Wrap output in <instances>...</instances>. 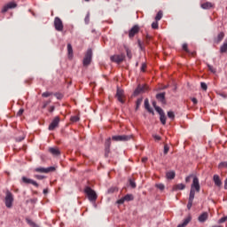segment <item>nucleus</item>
<instances>
[{
    "instance_id": "nucleus-1",
    "label": "nucleus",
    "mask_w": 227,
    "mask_h": 227,
    "mask_svg": "<svg viewBox=\"0 0 227 227\" xmlns=\"http://www.w3.org/2000/svg\"><path fill=\"white\" fill-rule=\"evenodd\" d=\"M84 192H85L88 200L91 203H95V201H97V198H98V196L97 195V192H95V190L87 186L84 190Z\"/></svg>"
},
{
    "instance_id": "nucleus-2",
    "label": "nucleus",
    "mask_w": 227,
    "mask_h": 227,
    "mask_svg": "<svg viewBox=\"0 0 227 227\" xmlns=\"http://www.w3.org/2000/svg\"><path fill=\"white\" fill-rule=\"evenodd\" d=\"M13 193H12L10 191H7L5 192V198H4V203H5V207L7 208H12L13 207Z\"/></svg>"
},
{
    "instance_id": "nucleus-3",
    "label": "nucleus",
    "mask_w": 227,
    "mask_h": 227,
    "mask_svg": "<svg viewBox=\"0 0 227 227\" xmlns=\"http://www.w3.org/2000/svg\"><path fill=\"white\" fill-rule=\"evenodd\" d=\"M200 179H198V177L194 176L192 186H191L190 194L192 193L193 196H195L196 192H200Z\"/></svg>"
},
{
    "instance_id": "nucleus-4",
    "label": "nucleus",
    "mask_w": 227,
    "mask_h": 227,
    "mask_svg": "<svg viewBox=\"0 0 227 227\" xmlns=\"http://www.w3.org/2000/svg\"><path fill=\"white\" fill-rule=\"evenodd\" d=\"M93 58V51L91 49H89L83 59V67H89L91 63V59Z\"/></svg>"
},
{
    "instance_id": "nucleus-5",
    "label": "nucleus",
    "mask_w": 227,
    "mask_h": 227,
    "mask_svg": "<svg viewBox=\"0 0 227 227\" xmlns=\"http://www.w3.org/2000/svg\"><path fill=\"white\" fill-rule=\"evenodd\" d=\"M148 91V85H141L139 84L137 89L133 92V97H137V95H141V93H146Z\"/></svg>"
},
{
    "instance_id": "nucleus-6",
    "label": "nucleus",
    "mask_w": 227,
    "mask_h": 227,
    "mask_svg": "<svg viewBox=\"0 0 227 227\" xmlns=\"http://www.w3.org/2000/svg\"><path fill=\"white\" fill-rule=\"evenodd\" d=\"M116 98L121 102V104H125L126 97H125V91L120 87H117V92L115 95Z\"/></svg>"
},
{
    "instance_id": "nucleus-7",
    "label": "nucleus",
    "mask_w": 227,
    "mask_h": 227,
    "mask_svg": "<svg viewBox=\"0 0 227 227\" xmlns=\"http://www.w3.org/2000/svg\"><path fill=\"white\" fill-rule=\"evenodd\" d=\"M54 27L56 31H63V21L59 17L54 20Z\"/></svg>"
},
{
    "instance_id": "nucleus-8",
    "label": "nucleus",
    "mask_w": 227,
    "mask_h": 227,
    "mask_svg": "<svg viewBox=\"0 0 227 227\" xmlns=\"http://www.w3.org/2000/svg\"><path fill=\"white\" fill-rule=\"evenodd\" d=\"M56 168L54 167H49V168H43V167H39L35 168V173H51L54 171Z\"/></svg>"
},
{
    "instance_id": "nucleus-9",
    "label": "nucleus",
    "mask_w": 227,
    "mask_h": 227,
    "mask_svg": "<svg viewBox=\"0 0 227 227\" xmlns=\"http://www.w3.org/2000/svg\"><path fill=\"white\" fill-rule=\"evenodd\" d=\"M59 126V117H55L49 126V130H54V129H58V127Z\"/></svg>"
},
{
    "instance_id": "nucleus-10",
    "label": "nucleus",
    "mask_w": 227,
    "mask_h": 227,
    "mask_svg": "<svg viewBox=\"0 0 227 227\" xmlns=\"http://www.w3.org/2000/svg\"><path fill=\"white\" fill-rule=\"evenodd\" d=\"M132 200H134V196L132 194H127L122 199L117 200V203L119 205H123V203H125V201H132Z\"/></svg>"
},
{
    "instance_id": "nucleus-11",
    "label": "nucleus",
    "mask_w": 227,
    "mask_h": 227,
    "mask_svg": "<svg viewBox=\"0 0 227 227\" xmlns=\"http://www.w3.org/2000/svg\"><path fill=\"white\" fill-rule=\"evenodd\" d=\"M137 33H139V26L135 25V26H133V27L129 30V38H134V36H136V35H137Z\"/></svg>"
},
{
    "instance_id": "nucleus-12",
    "label": "nucleus",
    "mask_w": 227,
    "mask_h": 227,
    "mask_svg": "<svg viewBox=\"0 0 227 227\" xmlns=\"http://www.w3.org/2000/svg\"><path fill=\"white\" fill-rule=\"evenodd\" d=\"M12 8H17V4L15 2H10L7 4L3 9L2 13H6L9 10H12Z\"/></svg>"
},
{
    "instance_id": "nucleus-13",
    "label": "nucleus",
    "mask_w": 227,
    "mask_h": 227,
    "mask_svg": "<svg viewBox=\"0 0 227 227\" xmlns=\"http://www.w3.org/2000/svg\"><path fill=\"white\" fill-rule=\"evenodd\" d=\"M22 182L24 184H31L32 185H34L35 187H38V183H36V181L33 180V179H29L26 176L22 177Z\"/></svg>"
},
{
    "instance_id": "nucleus-14",
    "label": "nucleus",
    "mask_w": 227,
    "mask_h": 227,
    "mask_svg": "<svg viewBox=\"0 0 227 227\" xmlns=\"http://www.w3.org/2000/svg\"><path fill=\"white\" fill-rule=\"evenodd\" d=\"M156 98L159 102H161V104H166V92L158 93Z\"/></svg>"
},
{
    "instance_id": "nucleus-15",
    "label": "nucleus",
    "mask_w": 227,
    "mask_h": 227,
    "mask_svg": "<svg viewBox=\"0 0 227 227\" xmlns=\"http://www.w3.org/2000/svg\"><path fill=\"white\" fill-rule=\"evenodd\" d=\"M129 139H130V137L127 135H121V136L114 137V141H129Z\"/></svg>"
},
{
    "instance_id": "nucleus-16",
    "label": "nucleus",
    "mask_w": 227,
    "mask_h": 227,
    "mask_svg": "<svg viewBox=\"0 0 227 227\" xmlns=\"http://www.w3.org/2000/svg\"><path fill=\"white\" fill-rule=\"evenodd\" d=\"M114 61L117 63V65L123 63V61H125V54L116 55Z\"/></svg>"
},
{
    "instance_id": "nucleus-17",
    "label": "nucleus",
    "mask_w": 227,
    "mask_h": 227,
    "mask_svg": "<svg viewBox=\"0 0 227 227\" xmlns=\"http://www.w3.org/2000/svg\"><path fill=\"white\" fill-rule=\"evenodd\" d=\"M213 180L217 187H221V185H223V182H221V178L219 177L218 175H215L213 176Z\"/></svg>"
},
{
    "instance_id": "nucleus-18",
    "label": "nucleus",
    "mask_w": 227,
    "mask_h": 227,
    "mask_svg": "<svg viewBox=\"0 0 227 227\" xmlns=\"http://www.w3.org/2000/svg\"><path fill=\"white\" fill-rule=\"evenodd\" d=\"M199 222L200 223H205V221H207V219H208V213L204 212L202 213L200 216H199Z\"/></svg>"
},
{
    "instance_id": "nucleus-19",
    "label": "nucleus",
    "mask_w": 227,
    "mask_h": 227,
    "mask_svg": "<svg viewBox=\"0 0 227 227\" xmlns=\"http://www.w3.org/2000/svg\"><path fill=\"white\" fill-rule=\"evenodd\" d=\"M201 8L203 10H210V8H214V4L210 2H206L204 4H201Z\"/></svg>"
},
{
    "instance_id": "nucleus-20",
    "label": "nucleus",
    "mask_w": 227,
    "mask_h": 227,
    "mask_svg": "<svg viewBox=\"0 0 227 227\" xmlns=\"http://www.w3.org/2000/svg\"><path fill=\"white\" fill-rule=\"evenodd\" d=\"M193 201H194V196H193V193H192L190 194L189 200H188V204H187L188 210H191V208H192Z\"/></svg>"
},
{
    "instance_id": "nucleus-21",
    "label": "nucleus",
    "mask_w": 227,
    "mask_h": 227,
    "mask_svg": "<svg viewBox=\"0 0 227 227\" xmlns=\"http://www.w3.org/2000/svg\"><path fill=\"white\" fill-rule=\"evenodd\" d=\"M145 107L146 111H148V113H151V114H155V113L153 112V109L150 107V102L148 101V99L145 100Z\"/></svg>"
},
{
    "instance_id": "nucleus-22",
    "label": "nucleus",
    "mask_w": 227,
    "mask_h": 227,
    "mask_svg": "<svg viewBox=\"0 0 227 227\" xmlns=\"http://www.w3.org/2000/svg\"><path fill=\"white\" fill-rule=\"evenodd\" d=\"M184 189H185V184H178L173 187V191H184Z\"/></svg>"
},
{
    "instance_id": "nucleus-23",
    "label": "nucleus",
    "mask_w": 227,
    "mask_h": 227,
    "mask_svg": "<svg viewBox=\"0 0 227 227\" xmlns=\"http://www.w3.org/2000/svg\"><path fill=\"white\" fill-rule=\"evenodd\" d=\"M224 38V33L221 32L218 34L217 37L215 39V42L216 43H219L220 42H223V39Z\"/></svg>"
},
{
    "instance_id": "nucleus-24",
    "label": "nucleus",
    "mask_w": 227,
    "mask_h": 227,
    "mask_svg": "<svg viewBox=\"0 0 227 227\" xmlns=\"http://www.w3.org/2000/svg\"><path fill=\"white\" fill-rule=\"evenodd\" d=\"M49 152L52 155H59V153H60L59 150L58 148H54V147H50Z\"/></svg>"
},
{
    "instance_id": "nucleus-25",
    "label": "nucleus",
    "mask_w": 227,
    "mask_h": 227,
    "mask_svg": "<svg viewBox=\"0 0 227 227\" xmlns=\"http://www.w3.org/2000/svg\"><path fill=\"white\" fill-rule=\"evenodd\" d=\"M176 176L175 171H169L167 172L166 174V177L168 178V180H173Z\"/></svg>"
},
{
    "instance_id": "nucleus-26",
    "label": "nucleus",
    "mask_w": 227,
    "mask_h": 227,
    "mask_svg": "<svg viewBox=\"0 0 227 227\" xmlns=\"http://www.w3.org/2000/svg\"><path fill=\"white\" fill-rule=\"evenodd\" d=\"M67 52H68V56L70 58L74 57V49L72 48V44L71 43L67 44Z\"/></svg>"
},
{
    "instance_id": "nucleus-27",
    "label": "nucleus",
    "mask_w": 227,
    "mask_h": 227,
    "mask_svg": "<svg viewBox=\"0 0 227 227\" xmlns=\"http://www.w3.org/2000/svg\"><path fill=\"white\" fill-rule=\"evenodd\" d=\"M109 146H111V138H108L106 142V155L109 153Z\"/></svg>"
},
{
    "instance_id": "nucleus-28",
    "label": "nucleus",
    "mask_w": 227,
    "mask_h": 227,
    "mask_svg": "<svg viewBox=\"0 0 227 227\" xmlns=\"http://www.w3.org/2000/svg\"><path fill=\"white\" fill-rule=\"evenodd\" d=\"M220 52L222 53L227 52V42H224L223 44L221 46Z\"/></svg>"
},
{
    "instance_id": "nucleus-29",
    "label": "nucleus",
    "mask_w": 227,
    "mask_h": 227,
    "mask_svg": "<svg viewBox=\"0 0 227 227\" xmlns=\"http://www.w3.org/2000/svg\"><path fill=\"white\" fill-rule=\"evenodd\" d=\"M27 224H29V226H32V227H39L38 224H36L35 222H33L31 219L29 218H27L26 219Z\"/></svg>"
},
{
    "instance_id": "nucleus-30",
    "label": "nucleus",
    "mask_w": 227,
    "mask_h": 227,
    "mask_svg": "<svg viewBox=\"0 0 227 227\" xmlns=\"http://www.w3.org/2000/svg\"><path fill=\"white\" fill-rule=\"evenodd\" d=\"M129 183L131 189H136L137 184H136V181L134 180V178H130L129 180Z\"/></svg>"
},
{
    "instance_id": "nucleus-31",
    "label": "nucleus",
    "mask_w": 227,
    "mask_h": 227,
    "mask_svg": "<svg viewBox=\"0 0 227 227\" xmlns=\"http://www.w3.org/2000/svg\"><path fill=\"white\" fill-rule=\"evenodd\" d=\"M160 120L162 125H165V123H166V114L165 113L161 114L160 115Z\"/></svg>"
},
{
    "instance_id": "nucleus-32",
    "label": "nucleus",
    "mask_w": 227,
    "mask_h": 227,
    "mask_svg": "<svg viewBox=\"0 0 227 227\" xmlns=\"http://www.w3.org/2000/svg\"><path fill=\"white\" fill-rule=\"evenodd\" d=\"M126 54L129 59H132V51L128 47H126Z\"/></svg>"
},
{
    "instance_id": "nucleus-33",
    "label": "nucleus",
    "mask_w": 227,
    "mask_h": 227,
    "mask_svg": "<svg viewBox=\"0 0 227 227\" xmlns=\"http://www.w3.org/2000/svg\"><path fill=\"white\" fill-rule=\"evenodd\" d=\"M162 15H163L162 11H160V12L157 13L156 17H155V20H156V21L160 20V19H162Z\"/></svg>"
},
{
    "instance_id": "nucleus-34",
    "label": "nucleus",
    "mask_w": 227,
    "mask_h": 227,
    "mask_svg": "<svg viewBox=\"0 0 227 227\" xmlns=\"http://www.w3.org/2000/svg\"><path fill=\"white\" fill-rule=\"evenodd\" d=\"M219 169H223L224 168H227V161H223L218 165Z\"/></svg>"
},
{
    "instance_id": "nucleus-35",
    "label": "nucleus",
    "mask_w": 227,
    "mask_h": 227,
    "mask_svg": "<svg viewBox=\"0 0 227 227\" xmlns=\"http://www.w3.org/2000/svg\"><path fill=\"white\" fill-rule=\"evenodd\" d=\"M168 117L170 120H175V113H174L173 111L168 112Z\"/></svg>"
},
{
    "instance_id": "nucleus-36",
    "label": "nucleus",
    "mask_w": 227,
    "mask_h": 227,
    "mask_svg": "<svg viewBox=\"0 0 227 227\" xmlns=\"http://www.w3.org/2000/svg\"><path fill=\"white\" fill-rule=\"evenodd\" d=\"M152 28L153 29H159V21H153V23H152Z\"/></svg>"
},
{
    "instance_id": "nucleus-37",
    "label": "nucleus",
    "mask_w": 227,
    "mask_h": 227,
    "mask_svg": "<svg viewBox=\"0 0 227 227\" xmlns=\"http://www.w3.org/2000/svg\"><path fill=\"white\" fill-rule=\"evenodd\" d=\"M154 109H155V111L158 112V114H159L160 115H161V114H164V110H162V108H160V106H155Z\"/></svg>"
},
{
    "instance_id": "nucleus-38",
    "label": "nucleus",
    "mask_w": 227,
    "mask_h": 227,
    "mask_svg": "<svg viewBox=\"0 0 227 227\" xmlns=\"http://www.w3.org/2000/svg\"><path fill=\"white\" fill-rule=\"evenodd\" d=\"M142 103H143V98H138V99L137 100V103H136V105H137L136 109H137V110L139 109V106H141Z\"/></svg>"
},
{
    "instance_id": "nucleus-39",
    "label": "nucleus",
    "mask_w": 227,
    "mask_h": 227,
    "mask_svg": "<svg viewBox=\"0 0 227 227\" xmlns=\"http://www.w3.org/2000/svg\"><path fill=\"white\" fill-rule=\"evenodd\" d=\"M168 152H169V145H168V144H165L163 153H164L165 155H168Z\"/></svg>"
},
{
    "instance_id": "nucleus-40",
    "label": "nucleus",
    "mask_w": 227,
    "mask_h": 227,
    "mask_svg": "<svg viewBox=\"0 0 227 227\" xmlns=\"http://www.w3.org/2000/svg\"><path fill=\"white\" fill-rule=\"evenodd\" d=\"M183 50H184V51L187 52V54L191 53V51H189L187 43L183 44Z\"/></svg>"
},
{
    "instance_id": "nucleus-41",
    "label": "nucleus",
    "mask_w": 227,
    "mask_h": 227,
    "mask_svg": "<svg viewBox=\"0 0 227 227\" xmlns=\"http://www.w3.org/2000/svg\"><path fill=\"white\" fill-rule=\"evenodd\" d=\"M70 120L73 122H76V121H79L80 119H79V116L74 115V116H72Z\"/></svg>"
},
{
    "instance_id": "nucleus-42",
    "label": "nucleus",
    "mask_w": 227,
    "mask_h": 227,
    "mask_svg": "<svg viewBox=\"0 0 227 227\" xmlns=\"http://www.w3.org/2000/svg\"><path fill=\"white\" fill-rule=\"evenodd\" d=\"M207 68L212 72V74H215V68H214L210 64H207Z\"/></svg>"
},
{
    "instance_id": "nucleus-43",
    "label": "nucleus",
    "mask_w": 227,
    "mask_h": 227,
    "mask_svg": "<svg viewBox=\"0 0 227 227\" xmlns=\"http://www.w3.org/2000/svg\"><path fill=\"white\" fill-rule=\"evenodd\" d=\"M157 189H160V191H164L165 186L162 184H156Z\"/></svg>"
},
{
    "instance_id": "nucleus-44",
    "label": "nucleus",
    "mask_w": 227,
    "mask_h": 227,
    "mask_svg": "<svg viewBox=\"0 0 227 227\" xmlns=\"http://www.w3.org/2000/svg\"><path fill=\"white\" fill-rule=\"evenodd\" d=\"M200 86H201V89L204 90V91H207V83H205V82H201L200 83Z\"/></svg>"
},
{
    "instance_id": "nucleus-45",
    "label": "nucleus",
    "mask_w": 227,
    "mask_h": 227,
    "mask_svg": "<svg viewBox=\"0 0 227 227\" xmlns=\"http://www.w3.org/2000/svg\"><path fill=\"white\" fill-rule=\"evenodd\" d=\"M34 176H35V178H36L37 180H43V178H45L44 176H41V175H35Z\"/></svg>"
},
{
    "instance_id": "nucleus-46",
    "label": "nucleus",
    "mask_w": 227,
    "mask_h": 227,
    "mask_svg": "<svg viewBox=\"0 0 227 227\" xmlns=\"http://www.w3.org/2000/svg\"><path fill=\"white\" fill-rule=\"evenodd\" d=\"M153 139H155V141H160L162 138L160 137V136L158 135H153Z\"/></svg>"
},
{
    "instance_id": "nucleus-47",
    "label": "nucleus",
    "mask_w": 227,
    "mask_h": 227,
    "mask_svg": "<svg viewBox=\"0 0 227 227\" xmlns=\"http://www.w3.org/2000/svg\"><path fill=\"white\" fill-rule=\"evenodd\" d=\"M51 92H43V94H42V97H44L45 98H47V97H51Z\"/></svg>"
},
{
    "instance_id": "nucleus-48",
    "label": "nucleus",
    "mask_w": 227,
    "mask_h": 227,
    "mask_svg": "<svg viewBox=\"0 0 227 227\" xmlns=\"http://www.w3.org/2000/svg\"><path fill=\"white\" fill-rule=\"evenodd\" d=\"M85 24H90V13H87L85 17Z\"/></svg>"
},
{
    "instance_id": "nucleus-49",
    "label": "nucleus",
    "mask_w": 227,
    "mask_h": 227,
    "mask_svg": "<svg viewBox=\"0 0 227 227\" xmlns=\"http://www.w3.org/2000/svg\"><path fill=\"white\" fill-rule=\"evenodd\" d=\"M24 114V109H20L19 112L17 113V116H22Z\"/></svg>"
},
{
    "instance_id": "nucleus-50",
    "label": "nucleus",
    "mask_w": 227,
    "mask_h": 227,
    "mask_svg": "<svg viewBox=\"0 0 227 227\" xmlns=\"http://www.w3.org/2000/svg\"><path fill=\"white\" fill-rule=\"evenodd\" d=\"M113 192H114V188H110V189L107 191V193H108V194H113Z\"/></svg>"
},
{
    "instance_id": "nucleus-51",
    "label": "nucleus",
    "mask_w": 227,
    "mask_h": 227,
    "mask_svg": "<svg viewBox=\"0 0 227 227\" xmlns=\"http://www.w3.org/2000/svg\"><path fill=\"white\" fill-rule=\"evenodd\" d=\"M192 102L196 106L198 104V99L196 98H192Z\"/></svg>"
},
{
    "instance_id": "nucleus-52",
    "label": "nucleus",
    "mask_w": 227,
    "mask_h": 227,
    "mask_svg": "<svg viewBox=\"0 0 227 227\" xmlns=\"http://www.w3.org/2000/svg\"><path fill=\"white\" fill-rule=\"evenodd\" d=\"M145 40H146V43H148V41H149V40H152V36H150L149 35H147L145 36Z\"/></svg>"
},
{
    "instance_id": "nucleus-53",
    "label": "nucleus",
    "mask_w": 227,
    "mask_h": 227,
    "mask_svg": "<svg viewBox=\"0 0 227 227\" xmlns=\"http://www.w3.org/2000/svg\"><path fill=\"white\" fill-rule=\"evenodd\" d=\"M219 223H226V218L222 217V218L219 220Z\"/></svg>"
},
{
    "instance_id": "nucleus-54",
    "label": "nucleus",
    "mask_w": 227,
    "mask_h": 227,
    "mask_svg": "<svg viewBox=\"0 0 227 227\" xmlns=\"http://www.w3.org/2000/svg\"><path fill=\"white\" fill-rule=\"evenodd\" d=\"M145 68H146V64H143L141 67L142 72H145Z\"/></svg>"
},
{
    "instance_id": "nucleus-55",
    "label": "nucleus",
    "mask_w": 227,
    "mask_h": 227,
    "mask_svg": "<svg viewBox=\"0 0 227 227\" xmlns=\"http://www.w3.org/2000/svg\"><path fill=\"white\" fill-rule=\"evenodd\" d=\"M138 46L140 47L141 51H143V44L141 43L140 40H138Z\"/></svg>"
},
{
    "instance_id": "nucleus-56",
    "label": "nucleus",
    "mask_w": 227,
    "mask_h": 227,
    "mask_svg": "<svg viewBox=\"0 0 227 227\" xmlns=\"http://www.w3.org/2000/svg\"><path fill=\"white\" fill-rule=\"evenodd\" d=\"M50 102H46L44 103V105L43 106V109H45V107H47V106H49Z\"/></svg>"
},
{
    "instance_id": "nucleus-57",
    "label": "nucleus",
    "mask_w": 227,
    "mask_h": 227,
    "mask_svg": "<svg viewBox=\"0 0 227 227\" xmlns=\"http://www.w3.org/2000/svg\"><path fill=\"white\" fill-rule=\"evenodd\" d=\"M43 194H47V193L49 192V190L44 189V190L43 191Z\"/></svg>"
},
{
    "instance_id": "nucleus-58",
    "label": "nucleus",
    "mask_w": 227,
    "mask_h": 227,
    "mask_svg": "<svg viewBox=\"0 0 227 227\" xmlns=\"http://www.w3.org/2000/svg\"><path fill=\"white\" fill-rule=\"evenodd\" d=\"M191 181V176H187L186 178H185V182H190Z\"/></svg>"
},
{
    "instance_id": "nucleus-59",
    "label": "nucleus",
    "mask_w": 227,
    "mask_h": 227,
    "mask_svg": "<svg viewBox=\"0 0 227 227\" xmlns=\"http://www.w3.org/2000/svg\"><path fill=\"white\" fill-rule=\"evenodd\" d=\"M153 107H154V109H155V107H157V102H153Z\"/></svg>"
},
{
    "instance_id": "nucleus-60",
    "label": "nucleus",
    "mask_w": 227,
    "mask_h": 227,
    "mask_svg": "<svg viewBox=\"0 0 227 227\" xmlns=\"http://www.w3.org/2000/svg\"><path fill=\"white\" fill-rule=\"evenodd\" d=\"M146 160H148V158H143L142 159V162H146Z\"/></svg>"
},
{
    "instance_id": "nucleus-61",
    "label": "nucleus",
    "mask_w": 227,
    "mask_h": 227,
    "mask_svg": "<svg viewBox=\"0 0 227 227\" xmlns=\"http://www.w3.org/2000/svg\"><path fill=\"white\" fill-rule=\"evenodd\" d=\"M54 111V106H51L50 109V113H52Z\"/></svg>"
},
{
    "instance_id": "nucleus-62",
    "label": "nucleus",
    "mask_w": 227,
    "mask_h": 227,
    "mask_svg": "<svg viewBox=\"0 0 227 227\" xmlns=\"http://www.w3.org/2000/svg\"><path fill=\"white\" fill-rule=\"evenodd\" d=\"M189 54H192V56H196V51L191 52Z\"/></svg>"
},
{
    "instance_id": "nucleus-63",
    "label": "nucleus",
    "mask_w": 227,
    "mask_h": 227,
    "mask_svg": "<svg viewBox=\"0 0 227 227\" xmlns=\"http://www.w3.org/2000/svg\"><path fill=\"white\" fill-rule=\"evenodd\" d=\"M110 59H111V61H114V56H112V57L110 58Z\"/></svg>"
},
{
    "instance_id": "nucleus-64",
    "label": "nucleus",
    "mask_w": 227,
    "mask_h": 227,
    "mask_svg": "<svg viewBox=\"0 0 227 227\" xmlns=\"http://www.w3.org/2000/svg\"><path fill=\"white\" fill-rule=\"evenodd\" d=\"M57 98H61V97H59V95L56 94Z\"/></svg>"
}]
</instances>
